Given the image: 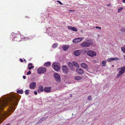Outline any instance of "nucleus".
<instances>
[{"label": "nucleus", "mask_w": 125, "mask_h": 125, "mask_svg": "<svg viewBox=\"0 0 125 125\" xmlns=\"http://www.w3.org/2000/svg\"><path fill=\"white\" fill-rule=\"evenodd\" d=\"M18 98L16 96L11 95L4 97L2 100L0 101V117L2 118L5 117L7 114L6 112L3 111L4 107L10 104L14 105H17Z\"/></svg>", "instance_id": "nucleus-1"}, {"label": "nucleus", "mask_w": 125, "mask_h": 125, "mask_svg": "<svg viewBox=\"0 0 125 125\" xmlns=\"http://www.w3.org/2000/svg\"><path fill=\"white\" fill-rule=\"evenodd\" d=\"M92 40H88L86 42H84L81 43V46L83 47H88L92 44Z\"/></svg>", "instance_id": "nucleus-2"}, {"label": "nucleus", "mask_w": 125, "mask_h": 125, "mask_svg": "<svg viewBox=\"0 0 125 125\" xmlns=\"http://www.w3.org/2000/svg\"><path fill=\"white\" fill-rule=\"evenodd\" d=\"M12 35L13 36L15 35L13 39V41L20 42L21 41V38H23V35L21 36L19 34H15V33L13 32L12 33Z\"/></svg>", "instance_id": "nucleus-3"}, {"label": "nucleus", "mask_w": 125, "mask_h": 125, "mask_svg": "<svg viewBox=\"0 0 125 125\" xmlns=\"http://www.w3.org/2000/svg\"><path fill=\"white\" fill-rule=\"evenodd\" d=\"M118 70L119 71V72L118 74L117 77L119 78L122 74L125 72V66L119 68L118 69Z\"/></svg>", "instance_id": "nucleus-4"}, {"label": "nucleus", "mask_w": 125, "mask_h": 125, "mask_svg": "<svg viewBox=\"0 0 125 125\" xmlns=\"http://www.w3.org/2000/svg\"><path fill=\"white\" fill-rule=\"evenodd\" d=\"M46 71V68L44 67H41L37 69V73L39 74H42L45 73Z\"/></svg>", "instance_id": "nucleus-5"}, {"label": "nucleus", "mask_w": 125, "mask_h": 125, "mask_svg": "<svg viewBox=\"0 0 125 125\" xmlns=\"http://www.w3.org/2000/svg\"><path fill=\"white\" fill-rule=\"evenodd\" d=\"M52 66L54 68V70L56 71H59L61 68L60 66L59 65H58L57 63L55 62L53 63Z\"/></svg>", "instance_id": "nucleus-6"}, {"label": "nucleus", "mask_w": 125, "mask_h": 125, "mask_svg": "<svg viewBox=\"0 0 125 125\" xmlns=\"http://www.w3.org/2000/svg\"><path fill=\"white\" fill-rule=\"evenodd\" d=\"M87 54L88 55L92 57H93L94 56H95L96 55L95 52L93 51H88L87 53Z\"/></svg>", "instance_id": "nucleus-7"}, {"label": "nucleus", "mask_w": 125, "mask_h": 125, "mask_svg": "<svg viewBox=\"0 0 125 125\" xmlns=\"http://www.w3.org/2000/svg\"><path fill=\"white\" fill-rule=\"evenodd\" d=\"M54 76L56 81L58 82H60L61 81V77L57 73L54 74Z\"/></svg>", "instance_id": "nucleus-8"}, {"label": "nucleus", "mask_w": 125, "mask_h": 125, "mask_svg": "<svg viewBox=\"0 0 125 125\" xmlns=\"http://www.w3.org/2000/svg\"><path fill=\"white\" fill-rule=\"evenodd\" d=\"M62 69L63 72L65 74H67L68 72V69L66 65H63Z\"/></svg>", "instance_id": "nucleus-9"}, {"label": "nucleus", "mask_w": 125, "mask_h": 125, "mask_svg": "<svg viewBox=\"0 0 125 125\" xmlns=\"http://www.w3.org/2000/svg\"><path fill=\"white\" fill-rule=\"evenodd\" d=\"M83 40V38H79L74 39L73 41V42L74 44H76L78 42H80L81 41Z\"/></svg>", "instance_id": "nucleus-10"}, {"label": "nucleus", "mask_w": 125, "mask_h": 125, "mask_svg": "<svg viewBox=\"0 0 125 125\" xmlns=\"http://www.w3.org/2000/svg\"><path fill=\"white\" fill-rule=\"evenodd\" d=\"M30 88L31 89H35L36 87V83L34 82L31 83L29 85Z\"/></svg>", "instance_id": "nucleus-11"}, {"label": "nucleus", "mask_w": 125, "mask_h": 125, "mask_svg": "<svg viewBox=\"0 0 125 125\" xmlns=\"http://www.w3.org/2000/svg\"><path fill=\"white\" fill-rule=\"evenodd\" d=\"M51 87H45L44 88V91L46 93H49L51 91Z\"/></svg>", "instance_id": "nucleus-12"}, {"label": "nucleus", "mask_w": 125, "mask_h": 125, "mask_svg": "<svg viewBox=\"0 0 125 125\" xmlns=\"http://www.w3.org/2000/svg\"><path fill=\"white\" fill-rule=\"evenodd\" d=\"M81 52V50H79L75 51L73 52V53L75 56H78L80 54Z\"/></svg>", "instance_id": "nucleus-13"}, {"label": "nucleus", "mask_w": 125, "mask_h": 125, "mask_svg": "<svg viewBox=\"0 0 125 125\" xmlns=\"http://www.w3.org/2000/svg\"><path fill=\"white\" fill-rule=\"evenodd\" d=\"M68 29L70 30H72L74 31H77V30L76 29V28L74 27H72L71 26H68Z\"/></svg>", "instance_id": "nucleus-14"}, {"label": "nucleus", "mask_w": 125, "mask_h": 125, "mask_svg": "<svg viewBox=\"0 0 125 125\" xmlns=\"http://www.w3.org/2000/svg\"><path fill=\"white\" fill-rule=\"evenodd\" d=\"M44 90V89L42 85H40L37 91L38 92L40 93L41 92H43Z\"/></svg>", "instance_id": "nucleus-15"}, {"label": "nucleus", "mask_w": 125, "mask_h": 125, "mask_svg": "<svg viewBox=\"0 0 125 125\" xmlns=\"http://www.w3.org/2000/svg\"><path fill=\"white\" fill-rule=\"evenodd\" d=\"M77 72L80 74H82L84 72L83 70L79 68H78L76 69Z\"/></svg>", "instance_id": "nucleus-16"}, {"label": "nucleus", "mask_w": 125, "mask_h": 125, "mask_svg": "<svg viewBox=\"0 0 125 125\" xmlns=\"http://www.w3.org/2000/svg\"><path fill=\"white\" fill-rule=\"evenodd\" d=\"M81 66L83 68L86 69L88 68V66L85 63H82L81 64Z\"/></svg>", "instance_id": "nucleus-17"}, {"label": "nucleus", "mask_w": 125, "mask_h": 125, "mask_svg": "<svg viewBox=\"0 0 125 125\" xmlns=\"http://www.w3.org/2000/svg\"><path fill=\"white\" fill-rule=\"evenodd\" d=\"M82 77L81 76H75L74 77V79L76 80H80L82 79Z\"/></svg>", "instance_id": "nucleus-18"}, {"label": "nucleus", "mask_w": 125, "mask_h": 125, "mask_svg": "<svg viewBox=\"0 0 125 125\" xmlns=\"http://www.w3.org/2000/svg\"><path fill=\"white\" fill-rule=\"evenodd\" d=\"M51 65V63L50 62H45L44 65L45 67H49Z\"/></svg>", "instance_id": "nucleus-19"}, {"label": "nucleus", "mask_w": 125, "mask_h": 125, "mask_svg": "<svg viewBox=\"0 0 125 125\" xmlns=\"http://www.w3.org/2000/svg\"><path fill=\"white\" fill-rule=\"evenodd\" d=\"M69 48V46L67 45L63 46L62 47L63 50L64 51L67 50Z\"/></svg>", "instance_id": "nucleus-20"}, {"label": "nucleus", "mask_w": 125, "mask_h": 125, "mask_svg": "<svg viewBox=\"0 0 125 125\" xmlns=\"http://www.w3.org/2000/svg\"><path fill=\"white\" fill-rule=\"evenodd\" d=\"M32 63H30L28 65V66L29 67L28 69L29 70H31V69L34 68V66H32Z\"/></svg>", "instance_id": "nucleus-21"}, {"label": "nucleus", "mask_w": 125, "mask_h": 125, "mask_svg": "<svg viewBox=\"0 0 125 125\" xmlns=\"http://www.w3.org/2000/svg\"><path fill=\"white\" fill-rule=\"evenodd\" d=\"M118 60L117 58H110V62L112 61H117Z\"/></svg>", "instance_id": "nucleus-22"}, {"label": "nucleus", "mask_w": 125, "mask_h": 125, "mask_svg": "<svg viewBox=\"0 0 125 125\" xmlns=\"http://www.w3.org/2000/svg\"><path fill=\"white\" fill-rule=\"evenodd\" d=\"M68 65L71 68H72L73 67L72 63L70 62H69L68 63Z\"/></svg>", "instance_id": "nucleus-23"}, {"label": "nucleus", "mask_w": 125, "mask_h": 125, "mask_svg": "<svg viewBox=\"0 0 125 125\" xmlns=\"http://www.w3.org/2000/svg\"><path fill=\"white\" fill-rule=\"evenodd\" d=\"M73 63L74 66L75 67H79V65L76 62H73Z\"/></svg>", "instance_id": "nucleus-24"}, {"label": "nucleus", "mask_w": 125, "mask_h": 125, "mask_svg": "<svg viewBox=\"0 0 125 125\" xmlns=\"http://www.w3.org/2000/svg\"><path fill=\"white\" fill-rule=\"evenodd\" d=\"M106 62V61H102L101 62L102 65V66H106L105 64Z\"/></svg>", "instance_id": "nucleus-25"}, {"label": "nucleus", "mask_w": 125, "mask_h": 125, "mask_svg": "<svg viewBox=\"0 0 125 125\" xmlns=\"http://www.w3.org/2000/svg\"><path fill=\"white\" fill-rule=\"evenodd\" d=\"M17 92L18 93L21 94H22L23 93V91L22 90H18L17 91Z\"/></svg>", "instance_id": "nucleus-26"}, {"label": "nucleus", "mask_w": 125, "mask_h": 125, "mask_svg": "<svg viewBox=\"0 0 125 125\" xmlns=\"http://www.w3.org/2000/svg\"><path fill=\"white\" fill-rule=\"evenodd\" d=\"M58 44L57 43H54L52 45V47L53 48H56Z\"/></svg>", "instance_id": "nucleus-27"}, {"label": "nucleus", "mask_w": 125, "mask_h": 125, "mask_svg": "<svg viewBox=\"0 0 125 125\" xmlns=\"http://www.w3.org/2000/svg\"><path fill=\"white\" fill-rule=\"evenodd\" d=\"M29 90H26L25 91V93L26 94H27V95H28L29 94Z\"/></svg>", "instance_id": "nucleus-28"}, {"label": "nucleus", "mask_w": 125, "mask_h": 125, "mask_svg": "<svg viewBox=\"0 0 125 125\" xmlns=\"http://www.w3.org/2000/svg\"><path fill=\"white\" fill-rule=\"evenodd\" d=\"M88 100L90 101L92 100L91 96H89L87 98Z\"/></svg>", "instance_id": "nucleus-29"}, {"label": "nucleus", "mask_w": 125, "mask_h": 125, "mask_svg": "<svg viewBox=\"0 0 125 125\" xmlns=\"http://www.w3.org/2000/svg\"><path fill=\"white\" fill-rule=\"evenodd\" d=\"M123 9V8L122 7L120 8L119 9H118V12L119 13L120 12H121V10H122Z\"/></svg>", "instance_id": "nucleus-30"}, {"label": "nucleus", "mask_w": 125, "mask_h": 125, "mask_svg": "<svg viewBox=\"0 0 125 125\" xmlns=\"http://www.w3.org/2000/svg\"><path fill=\"white\" fill-rule=\"evenodd\" d=\"M121 49L122 52L125 53V48L124 47H122Z\"/></svg>", "instance_id": "nucleus-31"}, {"label": "nucleus", "mask_w": 125, "mask_h": 125, "mask_svg": "<svg viewBox=\"0 0 125 125\" xmlns=\"http://www.w3.org/2000/svg\"><path fill=\"white\" fill-rule=\"evenodd\" d=\"M23 39H24V40H27L29 39V38L28 37H25L24 38H23Z\"/></svg>", "instance_id": "nucleus-32"}, {"label": "nucleus", "mask_w": 125, "mask_h": 125, "mask_svg": "<svg viewBox=\"0 0 125 125\" xmlns=\"http://www.w3.org/2000/svg\"><path fill=\"white\" fill-rule=\"evenodd\" d=\"M121 31L123 32H125V28H122L121 29Z\"/></svg>", "instance_id": "nucleus-33"}, {"label": "nucleus", "mask_w": 125, "mask_h": 125, "mask_svg": "<svg viewBox=\"0 0 125 125\" xmlns=\"http://www.w3.org/2000/svg\"><path fill=\"white\" fill-rule=\"evenodd\" d=\"M57 2H58L61 5H62L63 4L60 1L57 0Z\"/></svg>", "instance_id": "nucleus-34"}, {"label": "nucleus", "mask_w": 125, "mask_h": 125, "mask_svg": "<svg viewBox=\"0 0 125 125\" xmlns=\"http://www.w3.org/2000/svg\"><path fill=\"white\" fill-rule=\"evenodd\" d=\"M31 72L30 71H29L27 73V74L28 75L29 74H30L31 73Z\"/></svg>", "instance_id": "nucleus-35"}, {"label": "nucleus", "mask_w": 125, "mask_h": 125, "mask_svg": "<svg viewBox=\"0 0 125 125\" xmlns=\"http://www.w3.org/2000/svg\"><path fill=\"white\" fill-rule=\"evenodd\" d=\"M95 28L97 29H98L99 30H101V28L100 27H99L98 26H96L95 27Z\"/></svg>", "instance_id": "nucleus-36"}, {"label": "nucleus", "mask_w": 125, "mask_h": 125, "mask_svg": "<svg viewBox=\"0 0 125 125\" xmlns=\"http://www.w3.org/2000/svg\"><path fill=\"white\" fill-rule=\"evenodd\" d=\"M34 93L36 95H37V93L36 91H35L34 92Z\"/></svg>", "instance_id": "nucleus-37"}, {"label": "nucleus", "mask_w": 125, "mask_h": 125, "mask_svg": "<svg viewBox=\"0 0 125 125\" xmlns=\"http://www.w3.org/2000/svg\"><path fill=\"white\" fill-rule=\"evenodd\" d=\"M20 61L21 62H23V60L22 59H20Z\"/></svg>", "instance_id": "nucleus-38"}, {"label": "nucleus", "mask_w": 125, "mask_h": 125, "mask_svg": "<svg viewBox=\"0 0 125 125\" xmlns=\"http://www.w3.org/2000/svg\"><path fill=\"white\" fill-rule=\"evenodd\" d=\"M23 79H25L26 78V77L24 75L23 76Z\"/></svg>", "instance_id": "nucleus-39"}, {"label": "nucleus", "mask_w": 125, "mask_h": 125, "mask_svg": "<svg viewBox=\"0 0 125 125\" xmlns=\"http://www.w3.org/2000/svg\"><path fill=\"white\" fill-rule=\"evenodd\" d=\"M93 62L94 63H95L96 62V61L95 60H93Z\"/></svg>", "instance_id": "nucleus-40"}, {"label": "nucleus", "mask_w": 125, "mask_h": 125, "mask_svg": "<svg viewBox=\"0 0 125 125\" xmlns=\"http://www.w3.org/2000/svg\"><path fill=\"white\" fill-rule=\"evenodd\" d=\"M123 2L124 3H125V0H123Z\"/></svg>", "instance_id": "nucleus-41"}, {"label": "nucleus", "mask_w": 125, "mask_h": 125, "mask_svg": "<svg viewBox=\"0 0 125 125\" xmlns=\"http://www.w3.org/2000/svg\"><path fill=\"white\" fill-rule=\"evenodd\" d=\"M24 61L25 62H26V60L25 59H24Z\"/></svg>", "instance_id": "nucleus-42"}, {"label": "nucleus", "mask_w": 125, "mask_h": 125, "mask_svg": "<svg viewBox=\"0 0 125 125\" xmlns=\"http://www.w3.org/2000/svg\"><path fill=\"white\" fill-rule=\"evenodd\" d=\"M6 125H10V124H8Z\"/></svg>", "instance_id": "nucleus-43"}, {"label": "nucleus", "mask_w": 125, "mask_h": 125, "mask_svg": "<svg viewBox=\"0 0 125 125\" xmlns=\"http://www.w3.org/2000/svg\"><path fill=\"white\" fill-rule=\"evenodd\" d=\"M71 11H74V10H70Z\"/></svg>", "instance_id": "nucleus-44"}, {"label": "nucleus", "mask_w": 125, "mask_h": 125, "mask_svg": "<svg viewBox=\"0 0 125 125\" xmlns=\"http://www.w3.org/2000/svg\"><path fill=\"white\" fill-rule=\"evenodd\" d=\"M108 6H109V4H108Z\"/></svg>", "instance_id": "nucleus-45"}, {"label": "nucleus", "mask_w": 125, "mask_h": 125, "mask_svg": "<svg viewBox=\"0 0 125 125\" xmlns=\"http://www.w3.org/2000/svg\"><path fill=\"white\" fill-rule=\"evenodd\" d=\"M15 107H14L13 108H14V109H15Z\"/></svg>", "instance_id": "nucleus-46"}, {"label": "nucleus", "mask_w": 125, "mask_h": 125, "mask_svg": "<svg viewBox=\"0 0 125 125\" xmlns=\"http://www.w3.org/2000/svg\"><path fill=\"white\" fill-rule=\"evenodd\" d=\"M112 67H113V66H114V65H112Z\"/></svg>", "instance_id": "nucleus-47"}, {"label": "nucleus", "mask_w": 125, "mask_h": 125, "mask_svg": "<svg viewBox=\"0 0 125 125\" xmlns=\"http://www.w3.org/2000/svg\"><path fill=\"white\" fill-rule=\"evenodd\" d=\"M13 112V111H11V112Z\"/></svg>", "instance_id": "nucleus-48"}, {"label": "nucleus", "mask_w": 125, "mask_h": 125, "mask_svg": "<svg viewBox=\"0 0 125 125\" xmlns=\"http://www.w3.org/2000/svg\"><path fill=\"white\" fill-rule=\"evenodd\" d=\"M10 115V114H9V115Z\"/></svg>", "instance_id": "nucleus-49"}, {"label": "nucleus", "mask_w": 125, "mask_h": 125, "mask_svg": "<svg viewBox=\"0 0 125 125\" xmlns=\"http://www.w3.org/2000/svg\"><path fill=\"white\" fill-rule=\"evenodd\" d=\"M124 47H125V45L124 46Z\"/></svg>", "instance_id": "nucleus-50"}]
</instances>
